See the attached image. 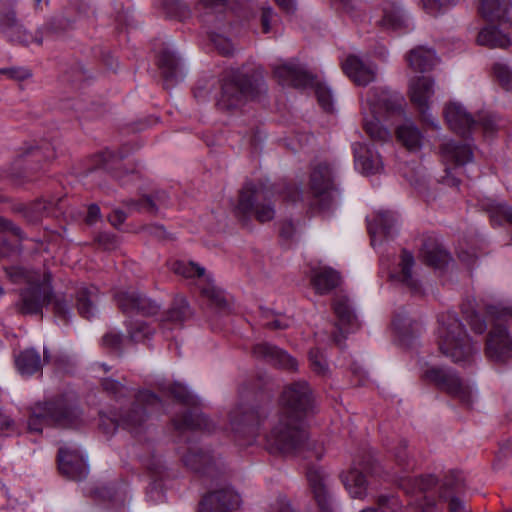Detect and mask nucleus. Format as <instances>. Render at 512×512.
<instances>
[{
  "instance_id": "obj_1",
  "label": "nucleus",
  "mask_w": 512,
  "mask_h": 512,
  "mask_svg": "<svg viewBox=\"0 0 512 512\" xmlns=\"http://www.w3.org/2000/svg\"><path fill=\"white\" fill-rule=\"evenodd\" d=\"M278 419L267 435V444L273 451L284 454L301 450L308 438L304 419L313 408L312 391L305 381L288 385L280 399Z\"/></svg>"
},
{
  "instance_id": "obj_2",
  "label": "nucleus",
  "mask_w": 512,
  "mask_h": 512,
  "mask_svg": "<svg viewBox=\"0 0 512 512\" xmlns=\"http://www.w3.org/2000/svg\"><path fill=\"white\" fill-rule=\"evenodd\" d=\"M361 111L365 132L373 140L386 141L390 132L380 124L381 118H390L403 113V99L386 89L372 88L361 96Z\"/></svg>"
},
{
  "instance_id": "obj_3",
  "label": "nucleus",
  "mask_w": 512,
  "mask_h": 512,
  "mask_svg": "<svg viewBox=\"0 0 512 512\" xmlns=\"http://www.w3.org/2000/svg\"><path fill=\"white\" fill-rule=\"evenodd\" d=\"M486 315L491 329L485 343L486 357L496 363L512 361V336L506 325L512 320V307L503 303L487 304Z\"/></svg>"
},
{
  "instance_id": "obj_4",
  "label": "nucleus",
  "mask_w": 512,
  "mask_h": 512,
  "mask_svg": "<svg viewBox=\"0 0 512 512\" xmlns=\"http://www.w3.org/2000/svg\"><path fill=\"white\" fill-rule=\"evenodd\" d=\"M80 409L64 398L36 403L28 419L30 432L40 433L44 425L60 428H78L82 425Z\"/></svg>"
},
{
  "instance_id": "obj_5",
  "label": "nucleus",
  "mask_w": 512,
  "mask_h": 512,
  "mask_svg": "<svg viewBox=\"0 0 512 512\" xmlns=\"http://www.w3.org/2000/svg\"><path fill=\"white\" fill-rule=\"evenodd\" d=\"M265 91L266 85L259 73L234 71L223 79L217 106L221 110L233 111Z\"/></svg>"
},
{
  "instance_id": "obj_6",
  "label": "nucleus",
  "mask_w": 512,
  "mask_h": 512,
  "mask_svg": "<svg viewBox=\"0 0 512 512\" xmlns=\"http://www.w3.org/2000/svg\"><path fill=\"white\" fill-rule=\"evenodd\" d=\"M438 322L437 341L441 353L455 363L468 362L477 351V347L472 343L456 314L443 313Z\"/></svg>"
},
{
  "instance_id": "obj_7",
  "label": "nucleus",
  "mask_w": 512,
  "mask_h": 512,
  "mask_svg": "<svg viewBox=\"0 0 512 512\" xmlns=\"http://www.w3.org/2000/svg\"><path fill=\"white\" fill-rule=\"evenodd\" d=\"M273 191L262 182H246L239 192L238 203L234 208L235 217L244 225L252 218L260 223L271 221L275 217V207L271 200Z\"/></svg>"
},
{
  "instance_id": "obj_8",
  "label": "nucleus",
  "mask_w": 512,
  "mask_h": 512,
  "mask_svg": "<svg viewBox=\"0 0 512 512\" xmlns=\"http://www.w3.org/2000/svg\"><path fill=\"white\" fill-rule=\"evenodd\" d=\"M274 75L279 83L295 88L314 87L320 106L327 112L333 110V95L331 90L319 82L316 77L306 71L301 65L285 62L274 68Z\"/></svg>"
},
{
  "instance_id": "obj_9",
  "label": "nucleus",
  "mask_w": 512,
  "mask_h": 512,
  "mask_svg": "<svg viewBox=\"0 0 512 512\" xmlns=\"http://www.w3.org/2000/svg\"><path fill=\"white\" fill-rule=\"evenodd\" d=\"M310 190L313 194L312 207L321 211L332 208L337 191L333 183V170L328 163L321 162L314 166L310 175Z\"/></svg>"
},
{
  "instance_id": "obj_10",
  "label": "nucleus",
  "mask_w": 512,
  "mask_h": 512,
  "mask_svg": "<svg viewBox=\"0 0 512 512\" xmlns=\"http://www.w3.org/2000/svg\"><path fill=\"white\" fill-rule=\"evenodd\" d=\"M52 297L51 276L44 273L41 280L29 283L21 290L16 308L23 315H42L43 307L51 302Z\"/></svg>"
},
{
  "instance_id": "obj_11",
  "label": "nucleus",
  "mask_w": 512,
  "mask_h": 512,
  "mask_svg": "<svg viewBox=\"0 0 512 512\" xmlns=\"http://www.w3.org/2000/svg\"><path fill=\"white\" fill-rule=\"evenodd\" d=\"M424 377L438 389L458 399L463 405L470 407L473 403L471 387L450 368L431 367L425 371Z\"/></svg>"
},
{
  "instance_id": "obj_12",
  "label": "nucleus",
  "mask_w": 512,
  "mask_h": 512,
  "mask_svg": "<svg viewBox=\"0 0 512 512\" xmlns=\"http://www.w3.org/2000/svg\"><path fill=\"white\" fill-rule=\"evenodd\" d=\"M162 407L160 398L150 391H140L131 409L123 413L119 419L110 420L113 430L117 427L136 432L147 419L148 413Z\"/></svg>"
},
{
  "instance_id": "obj_13",
  "label": "nucleus",
  "mask_w": 512,
  "mask_h": 512,
  "mask_svg": "<svg viewBox=\"0 0 512 512\" xmlns=\"http://www.w3.org/2000/svg\"><path fill=\"white\" fill-rule=\"evenodd\" d=\"M260 418L254 409L237 406L229 412V429L240 445H248L257 435Z\"/></svg>"
},
{
  "instance_id": "obj_14",
  "label": "nucleus",
  "mask_w": 512,
  "mask_h": 512,
  "mask_svg": "<svg viewBox=\"0 0 512 512\" xmlns=\"http://www.w3.org/2000/svg\"><path fill=\"white\" fill-rule=\"evenodd\" d=\"M13 2L11 0H1L0 12V31L11 42H18L28 45L32 42L42 43V39L32 36L28 33L16 17L15 11L12 9Z\"/></svg>"
},
{
  "instance_id": "obj_15",
  "label": "nucleus",
  "mask_w": 512,
  "mask_h": 512,
  "mask_svg": "<svg viewBox=\"0 0 512 512\" xmlns=\"http://www.w3.org/2000/svg\"><path fill=\"white\" fill-rule=\"evenodd\" d=\"M433 87V79L425 76L415 77L411 79L409 83V96L411 102L417 107L421 114L422 120L432 127L437 128L438 124L428 112L429 100L434 94Z\"/></svg>"
},
{
  "instance_id": "obj_16",
  "label": "nucleus",
  "mask_w": 512,
  "mask_h": 512,
  "mask_svg": "<svg viewBox=\"0 0 512 512\" xmlns=\"http://www.w3.org/2000/svg\"><path fill=\"white\" fill-rule=\"evenodd\" d=\"M182 460L188 468L209 477L225 473V464L220 457L196 447L190 448L186 454H183Z\"/></svg>"
},
{
  "instance_id": "obj_17",
  "label": "nucleus",
  "mask_w": 512,
  "mask_h": 512,
  "mask_svg": "<svg viewBox=\"0 0 512 512\" xmlns=\"http://www.w3.org/2000/svg\"><path fill=\"white\" fill-rule=\"evenodd\" d=\"M307 480L320 512H334L331 482L322 468H309Z\"/></svg>"
},
{
  "instance_id": "obj_18",
  "label": "nucleus",
  "mask_w": 512,
  "mask_h": 512,
  "mask_svg": "<svg viewBox=\"0 0 512 512\" xmlns=\"http://www.w3.org/2000/svg\"><path fill=\"white\" fill-rule=\"evenodd\" d=\"M59 471L67 478L80 481L88 474V465L79 450L73 447H61L58 451Z\"/></svg>"
},
{
  "instance_id": "obj_19",
  "label": "nucleus",
  "mask_w": 512,
  "mask_h": 512,
  "mask_svg": "<svg viewBox=\"0 0 512 512\" xmlns=\"http://www.w3.org/2000/svg\"><path fill=\"white\" fill-rule=\"evenodd\" d=\"M240 504L239 495L230 487L210 491L200 503L199 512H231Z\"/></svg>"
},
{
  "instance_id": "obj_20",
  "label": "nucleus",
  "mask_w": 512,
  "mask_h": 512,
  "mask_svg": "<svg viewBox=\"0 0 512 512\" xmlns=\"http://www.w3.org/2000/svg\"><path fill=\"white\" fill-rule=\"evenodd\" d=\"M444 117L449 128L463 137H468L477 129L476 119L460 103H448L444 108Z\"/></svg>"
},
{
  "instance_id": "obj_21",
  "label": "nucleus",
  "mask_w": 512,
  "mask_h": 512,
  "mask_svg": "<svg viewBox=\"0 0 512 512\" xmlns=\"http://www.w3.org/2000/svg\"><path fill=\"white\" fill-rule=\"evenodd\" d=\"M115 299L124 314L150 316L159 310V306L154 301L137 292H119Z\"/></svg>"
},
{
  "instance_id": "obj_22",
  "label": "nucleus",
  "mask_w": 512,
  "mask_h": 512,
  "mask_svg": "<svg viewBox=\"0 0 512 512\" xmlns=\"http://www.w3.org/2000/svg\"><path fill=\"white\" fill-rule=\"evenodd\" d=\"M342 68L347 77L358 86H366L376 79L377 67L355 55H349Z\"/></svg>"
},
{
  "instance_id": "obj_23",
  "label": "nucleus",
  "mask_w": 512,
  "mask_h": 512,
  "mask_svg": "<svg viewBox=\"0 0 512 512\" xmlns=\"http://www.w3.org/2000/svg\"><path fill=\"white\" fill-rule=\"evenodd\" d=\"M253 354L256 358L263 359L283 369L296 370L297 368V361L293 357L269 343L256 344L253 348Z\"/></svg>"
},
{
  "instance_id": "obj_24",
  "label": "nucleus",
  "mask_w": 512,
  "mask_h": 512,
  "mask_svg": "<svg viewBox=\"0 0 512 512\" xmlns=\"http://www.w3.org/2000/svg\"><path fill=\"white\" fill-rule=\"evenodd\" d=\"M355 166L366 175L379 173L383 169V163L378 152L364 144L357 143L353 147Z\"/></svg>"
},
{
  "instance_id": "obj_25",
  "label": "nucleus",
  "mask_w": 512,
  "mask_h": 512,
  "mask_svg": "<svg viewBox=\"0 0 512 512\" xmlns=\"http://www.w3.org/2000/svg\"><path fill=\"white\" fill-rule=\"evenodd\" d=\"M480 13L489 21H499L501 25L509 23L512 26L511 0H482Z\"/></svg>"
},
{
  "instance_id": "obj_26",
  "label": "nucleus",
  "mask_w": 512,
  "mask_h": 512,
  "mask_svg": "<svg viewBox=\"0 0 512 512\" xmlns=\"http://www.w3.org/2000/svg\"><path fill=\"white\" fill-rule=\"evenodd\" d=\"M173 425L178 431L202 430L210 432L213 429L212 423L197 408L186 411L181 416L172 420Z\"/></svg>"
},
{
  "instance_id": "obj_27",
  "label": "nucleus",
  "mask_w": 512,
  "mask_h": 512,
  "mask_svg": "<svg viewBox=\"0 0 512 512\" xmlns=\"http://www.w3.org/2000/svg\"><path fill=\"white\" fill-rule=\"evenodd\" d=\"M341 277L337 271L329 267L315 268L311 271L310 282L317 294L324 295L335 289Z\"/></svg>"
},
{
  "instance_id": "obj_28",
  "label": "nucleus",
  "mask_w": 512,
  "mask_h": 512,
  "mask_svg": "<svg viewBox=\"0 0 512 512\" xmlns=\"http://www.w3.org/2000/svg\"><path fill=\"white\" fill-rule=\"evenodd\" d=\"M409 67L416 72H426L433 69L439 59L435 51L425 46L411 49L406 56Z\"/></svg>"
},
{
  "instance_id": "obj_29",
  "label": "nucleus",
  "mask_w": 512,
  "mask_h": 512,
  "mask_svg": "<svg viewBox=\"0 0 512 512\" xmlns=\"http://www.w3.org/2000/svg\"><path fill=\"white\" fill-rule=\"evenodd\" d=\"M441 155L446 164H454L456 167L463 166L473 159L470 145L460 144L455 141L444 143L441 146Z\"/></svg>"
},
{
  "instance_id": "obj_30",
  "label": "nucleus",
  "mask_w": 512,
  "mask_h": 512,
  "mask_svg": "<svg viewBox=\"0 0 512 512\" xmlns=\"http://www.w3.org/2000/svg\"><path fill=\"white\" fill-rule=\"evenodd\" d=\"M461 487V481L454 474L447 475L439 486V498L449 502L450 512H462L464 510L462 501L455 496Z\"/></svg>"
},
{
  "instance_id": "obj_31",
  "label": "nucleus",
  "mask_w": 512,
  "mask_h": 512,
  "mask_svg": "<svg viewBox=\"0 0 512 512\" xmlns=\"http://www.w3.org/2000/svg\"><path fill=\"white\" fill-rule=\"evenodd\" d=\"M423 260L435 268H442L450 261V255L436 239L428 238L421 249Z\"/></svg>"
},
{
  "instance_id": "obj_32",
  "label": "nucleus",
  "mask_w": 512,
  "mask_h": 512,
  "mask_svg": "<svg viewBox=\"0 0 512 512\" xmlns=\"http://www.w3.org/2000/svg\"><path fill=\"white\" fill-rule=\"evenodd\" d=\"M397 222L396 215L391 211H379L373 220L368 222V231L371 236V244L375 246L378 234L389 236L393 226Z\"/></svg>"
},
{
  "instance_id": "obj_33",
  "label": "nucleus",
  "mask_w": 512,
  "mask_h": 512,
  "mask_svg": "<svg viewBox=\"0 0 512 512\" xmlns=\"http://www.w3.org/2000/svg\"><path fill=\"white\" fill-rule=\"evenodd\" d=\"M98 289L91 285L89 287H81L77 292L76 306L79 314L90 319L95 316L97 309L96 303L98 302Z\"/></svg>"
},
{
  "instance_id": "obj_34",
  "label": "nucleus",
  "mask_w": 512,
  "mask_h": 512,
  "mask_svg": "<svg viewBox=\"0 0 512 512\" xmlns=\"http://www.w3.org/2000/svg\"><path fill=\"white\" fill-rule=\"evenodd\" d=\"M334 313L338 318V329L342 334L348 333L357 326L356 317L350 307L349 300L345 297L334 301Z\"/></svg>"
},
{
  "instance_id": "obj_35",
  "label": "nucleus",
  "mask_w": 512,
  "mask_h": 512,
  "mask_svg": "<svg viewBox=\"0 0 512 512\" xmlns=\"http://www.w3.org/2000/svg\"><path fill=\"white\" fill-rule=\"evenodd\" d=\"M341 479L352 498L363 499L367 495V483L361 471L350 469L341 475Z\"/></svg>"
},
{
  "instance_id": "obj_36",
  "label": "nucleus",
  "mask_w": 512,
  "mask_h": 512,
  "mask_svg": "<svg viewBox=\"0 0 512 512\" xmlns=\"http://www.w3.org/2000/svg\"><path fill=\"white\" fill-rule=\"evenodd\" d=\"M396 137L410 151L421 148L423 135L418 127L411 121L399 126L396 130Z\"/></svg>"
},
{
  "instance_id": "obj_37",
  "label": "nucleus",
  "mask_w": 512,
  "mask_h": 512,
  "mask_svg": "<svg viewBox=\"0 0 512 512\" xmlns=\"http://www.w3.org/2000/svg\"><path fill=\"white\" fill-rule=\"evenodd\" d=\"M479 45L490 48H507L511 44L510 37L496 26H487L483 28L477 37Z\"/></svg>"
},
{
  "instance_id": "obj_38",
  "label": "nucleus",
  "mask_w": 512,
  "mask_h": 512,
  "mask_svg": "<svg viewBox=\"0 0 512 512\" xmlns=\"http://www.w3.org/2000/svg\"><path fill=\"white\" fill-rule=\"evenodd\" d=\"M16 367L22 375H33L42 368L40 354L34 349L22 351L15 359Z\"/></svg>"
},
{
  "instance_id": "obj_39",
  "label": "nucleus",
  "mask_w": 512,
  "mask_h": 512,
  "mask_svg": "<svg viewBox=\"0 0 512 512\" xmlns=\"http://www.w3.org/2000/svg\"><path fill=\"white\" fill-rule=\"evenodd\" d=\"M414 264L415 261L413 255L407 250H403L399 262L400 271L397 273L396 278L412 291H417L419 285L412 275V267Z\"/></svg>"
},
{
  "instance_id": "obj_40",
  "label": "nucleus",
  "mask_w": 512,
  "mask_h": 512,
  "mask_svg": "<svg viewBox=\"0 0 512 512\" xmlns=\"http://www.w3.org/2000/svg\"><path fill=\"white\" fill-rule=\"evenodd\" d=\"M158 67L161 70L162 76L167 83L177 80L179 73V62L172 52L163 50L160 53L158 57Z\"/></svg>"
},
{
  "instance_id": "obj_41",
  "label": "nucleus",
  "mask_w": 512,
  "mask_h": 512,
  "mask_svg": "<svg viewBox=\"0 0 512 512\" xmlns=\"http://www.w3.org/2000/svg\"><path fill=\"white\" fill-rule=\"evenodd\" d=\"M55 202L45 199H37L25 208V217L31 222H38L50 215L55 207Z\"/></svg>"
},
{
  "instance_id": "obj_42",
  "label": "nucleus",
  "mask_w": 512,
  "mask_h": 512,
  "mask_svg": "<svg viewBox=\"0 0 512 512\" xmlns=\"http://www.w3.org/2000/svg\"><path fill=\"white\" fill-rule=\"evenodd\" d=\"M190 315L191 311L186 299L183 296H177L166 313L165 321L181 324L188 319Z\"/></svg>"
},
{
  "instance_id": "obj_43",
  "label": "nucleus",
  "mask_w": 512,
  "mask_h": 512,
  "mask_svg": "<svg viewBox=\"0 0 512 512\" xmlns=\"http://www.w3.org/2000/svg\"><path fill=\"white\" fill-rule=\"evenodd\" d=\"M382 25L393 30L406 26V18L399 6L394 3L383 9Z\"/></svg>"
},
{
  "instance_id": "obj_44",
  "label": "nucleus",
  "mask_w": 512,
  "mask_h": 512,
  "mask_svg": "<svg viewBox=\"0 0 512 512\" xmlns=\"http://www.w3.org/2000/svg\"><path fill=\"white\" fill-rule=\"evenodd\" d=\"M203 281H205V283L200 287L202 296L215 308L224 309L227 306V302L223 291L214 286L208 276L205 277Z\"/></svg>"
},
{
  "instance_id": "obj_45",
  "label": "nucleus",
  "mask_w": 512,
  "mask_h": 512,
  "mask_svg": "<svg viewBox=\"0 0 512 512\" xmlns=\"http://www.w3.org/2000/svg\"><path fill=\"white\" fill-rule=\"evenodd\" d=\"M5 272L13 283H25L26 285L29 283L33 284L35 281L41 280V277L44 276V273L28 271L17 266L8 267L5 269Z\"/></svg>"
},
{
  "instance_id": "obj_46",
  "label": "nucleus",
  "mask_w": 512,
  "mask_h": 512,
  "mask_svg": "<svg viewBox=\"0 0 512 512\" xmlns=\"http://www.w3.org/2000/svg\"><path fill=\"white\" fill-rule=\"evenodd\" d=\"M171 270L178 275L185 278H202L205 276V269L194 262H187L183 260L174 261L171 264Z\"/></svg>"
},
{
  "instance_id": "obj_47",
  "label": "nucleus",
  "mask_w": 512,
  "mask_h": 512,
  "mask_svg": "<svg viewBox=\"0 0 512 512\" xmlns=\"http://www.w3.org/2000/svg\"><path fill=\"white\" fill-rule=\"evenodd\" d=\"M477 129L481 128L484 135H492L496 132L499 127V119L498 117L488 111H481L477 114Z\"/></svg>"
},
{
  "instance_id": "obj_48",
  "label": "nucleus",
  "mask_w": 512,
  "mask_h": 512,
  "mask_svg": "<svg viewBox=\"0 0 512 512\" xmlns=\"http://www.w3.org/2000/svg\"><path fill=\"white\" fill-rule=\"evenodd\" d=\"M127 328L129 337L134 342H142L149 338L154 332V329L151 328L146 322L139 320L130 322L127 325Z\"/></svg>"
},
{
  "instance_id": "obj_49",
  "label": "nucleus",
  "mask_w": 512,
  "mask_h": 512,
  "mask_svg": "<svg viewBox=\"0 0 512 512\" xmlns=\"http://www.w3.org/2000/svg\"><path fill=\"white\" fill-rule=\"evenodd\" d=\"M400 509L398 498L381 495L377 499V508H366L360 512H397Z\"/></svg>"
},
{
  "instance_id": "obj_50",
  "label": "nucleus",
  "mask_w": 512,
  "mask_h": 512,
  "mask_svg": "<svg viewBox=\"0 0 512 512\" xmlns=\"http://www.w3.org/2000/svg\"><path fill=\"white\" fill-rule=\"evenodd\" d=\"M310 366L313 372L326 376L329 372L327 361L319 349H311L309 352Z\"/></svg>"
},
{
  "instance_id": "obj_51",
  "label": "nucleus",
  "mask_w": 512,
  "mask_h": 512,
  "mask_svg": "<svg viewBox=\"0 0 512 512\" xmlns=\"http://www.w3.org/2000/svg\"><path fill=\"white\" fill-rule=\"evenodd\" d=\"M493 71L496 80L505 90L512 89V70L506 64L496 63Z\"/></svg>"
},
{
  "instance_id": "obj_52",
  "label": "nucleus",
  "mask_w": 512,
  "mask_h": 512,
  "mask_svg": "<svg viewBox=\"0 0 512 512\" xmlns=\"http://www.w3.org/2000/svg\"><path fill=\"white\" fill-rule=\"evenodd\" d=\"M457 2L458 0H422L424 10L430 15H437Z\"/></svg>"
},
{
  "instance_id": "obj_53",
  "label": "nucleus",
  "mask_w": 512,
  "mask_h": 512,
  "mask_svg": "<svg viewBox=\"0 0 512 512\" xmlns=\"http://www.w3.org/2000/svg\"><path fill=\"white\" fill-rule=\"evenodd\" d=\"M408 482L412 483L413 489H417L419 492L427 493L431 491L437 484V480L433 475H426L409 479Z\"/></svg>"
},
{
  "instance_id": "obj_54",
  "label": "nucleus",
  "mask_w": 512,
  "mask_h": 512,
  "mask_svg": "<svg viewBox=\"0 0 512 512\" xmlns=\"http://www.w3.org/2000/svg\"><path fill=\"white\" fill-rule=\"evenodd\" d=\"M170 394L179 402L184 403L186 405H193L195 403L193 396L188 391V389L179 384H173L170 389Z\"/></svg>"
},
{
  "instance_id": "obj_55",
  "label": "nucleus",
  "mask_w": 512,
  "mask_h": 512,
  "mask_svg": "<svg viewBox=\"0 0 512 512\" xmlns=\"http://www.w3.org/2000/svg\"><path fill=\"white\" fill-rule=\"evenodd\" d=\"M211 42L215 49L222 55H230L233 52V45L229 39L218 34H212L210 36Z\"/></svg>"
},
{
  "instance_id": "obj_56",
  "label": "nucleus",
  "mask_w": 512,
  "mask_h": 512,
  "mask_svg": "<svg viewBox=\"0 0 512 512\" xmlns=\"http://www.w3.org/2000/svg\"><path fill=\"white\" fill-rule=\"evenodd\" d=\"M127 207L131 210H138L153 213L156 211V205L150 197H143L140 200H129L126 202Z\"/></svg>"
},
{
  "instance_id": "obj_57",
  "label": "nucleus",
  "mask_w": 512,
  "mask_h": 512,
  "mask_svg": "<svg viewBox=\"0 0 512 512\" xmlns=\"http://www.w3.org/2000/svg\"><path fill=\"white\" fill-rule=\"evenodd\" d=\"M277 15L271 6L265 5L261 8V26L264 33H269L272 23L276 21Z\"/></svg>"
},
{
  "instance_id": "obj_58",
  "label": "nucleus",
  "mask_w": 512,
  "mask_h": 512,
  "mask_svg": "<svg viewBox=\"0 0 512 512\" xmlns=\"http://www.w3.org/2000/svg\"><path fill=\"white\" fill-rule=\"evenodd\" d=\"M465 314H466V320L468 321V324L470 325L471 329L475 333L482 334L486 331V329H487L486 321L484 319H482L481 316L477 312H475V311H472L471 313L465 312Z\"/></svg>"
},
{
  "instance_id": "obj_59",
  "label": "nucleus",
  "mask_w": 512,
  "mask_h": 512,
  "mask_svg": "<svg viewBox=\"0 0 512 512\" xmlns=\"http://www.w3.org/2000/svg\"><path fill=\"white\" fill-rule=\"evenodd\" d=\"M163 7L171 17H182L186 13V6L179 0H164Z\"/></svg>"
},
{
  "instance_id": "obj_60",
  "label": "nucleus",
  "mask_w": 512,
  "mask_h": 512,
  "mask_svg": "<svg viewBox=\"0 0 512 512\" xmlns=\"http://www.w3.org/2000/svg\"><path fill=\"white\" fill-rule=\"evenodd\" d=\"M54 314L57 318L67 322L69 319L70 311L68 304L65 300L56 299L53 303Z\"/></svg>"
},
{
  "instance_id": "obj_61",
  "label": "nucleus",
  "mask_w": 512,
  "mask_h": 512,
  "mask_svg": "<svg viewBox=\"0 0 512 512\" xmlns=\"http://www.w3.org/2000/svg\"><path fill=\"white\" fill-rule=\"evenodd\" d=\"M147 497L150 501L154 503H158L163 501L164 499V492L162 490V486L159 482L154 481L152 484H150L148 490H147Z\"/></svg>"
},
{
  "instance_id": "obj_62",
  "label": "nucleus",
  "mask_w": 512,
  "mask_h": 512,
  "mask_svg": "<svg viewBox=\"0 0 512 512\" xmlns=\"http://www.w3.org/2000/svg\"><path fill=\"white\" fill-rule=\"evenodd\" d=\"M2 73L6 74L9 78L15 80H25L31 77V71L25 68H8L2 70Z\"/></svg>"
},
{
  "instance_id": "obj_63",
  "label": "nucleus",
  "mask_w": 512,
  "mask_h": 512,
  "mask_svg": "<svg viewBox=\"0 0 512 512\" xmlns=\"http://www.w3.org/2000/svg\"><path fill=\"white\" fill-rule=\"evenodd\" d=\"M97 241L106 250L114 249L118 243L116 236L110 233H100Z\"/></svg>"
},
{
  "instance_id": "obj_64",
  "label": "nucleus",
  "mask_w": 512,
  "mask_h": 512,
  "mask_svg": "<svg viewBox=\"0 0 512 512\" xmlns=\"http://www.w3.org/2000/svg\"><path fill=\"white\" fill-rule=\"evenodd\" d=\"M271 512H295L291 507L289 501L285 498L277 499L271 505Z\"/></svg>"
}]
</instances>
